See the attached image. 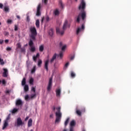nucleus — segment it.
Returning <instances> with one entry per match:
<instances>
[{
    "label": "nucleus",
    "mask_w": 131,
    "mask_h": 131,
    "mask_svg": "<svg viewBox=\"0 0 131 131\" xmlns=\"http://www.w3.org/2000/svg\"><path fill=\"white\" fill-rule=\"evenodd\" d=\"M26 84V78H23L22 81H21V85H25Z\"/></svg>",
    "instance_id": "412c9836"
},
{
    "label": "nucleus",
    "mask_w": 131,
    "mask_h": 131,
    "mask_svg": "<svg viewBox=\"0 0 131 131\" xmlns=\"http://www.w3.org/2000/svg\"><path fill=\"white\" fill-rule=\"evenodd\" d=\"M71 76L72 78H74V77H75V73H74L73 72H71Z\"/></svg>",
    "instance_id": "72a5a7b5"
},
{
    "label": "nucleus",
    "mask_w": 131,
    "mask_h": 131,
    "mask_svg": "<svg viewBox=\"0 0 131 131\" xmlns=\"http://www.w3.org/2000/svg\"><path fill=\"white\" fill-rule=\"evenodd\" d=\"M24 90L25 91L28 92V90H29V87L28 85H25Z\"/></svg>",
    "instance_id": "a878e982"
},
{
    "label": "nucleus",
    "mask_w": 131,
    "mask_h": 131,
    "mask_svg": "<svg viewBox=\"0 0 131 131\" xmlns=\"http://www.w3.org/2000/svg\"><path fill=\"white\" fill-rule=\"evenodd\" d=\"M67 46L66 45H64L63 46H62V47L61 48V50L63 51H65V49H66Z\"/></svg>",
    "instance_id": "79ce46f5"
},
{
    "label": "nucleus",
    "mask_w": 131,
    "mask_h": 131,
    "mask_svg": "<svg viewBox=\"0 0 131 131\" xmlns=\"http://www.w3.org/2000/svg\"><path fill=\"white\" fill-rule=\"evenodd\" d=\"M69 122V118H68L66 121L64 122V125L65 126H67V124H68V123Z\"/></svg>",
    "instance_id": "e433bc0d"
},
{
    "label": "nucleus",
    "mask_w": 131,
    "mask_h": 131,
    "mask_svg": "<svg viewBox=\"0 0 131 131\" xmlns=\"http://www.w3.org/2000/svg\"><path fill=\"white\" fill-rule=\"evenodd\" d=\"M59 4L60 5L61 8L63 9L64 8V5L61 0L59 1Z\"/></svg>",
    "instance_id": "bb28decb"
},
{
    "label": "nucleus",
    "mask_w": 131,
    "mask_h": 131,
    "mask_svg": "<svg viewBox=\"0 0 131 131\" xmlns=\"http://www.w3.org/2000/svg\"><path fill=\"white\" fill-rule=\"evenodd\" d=\"M50 118H53L54 117V115H53V114L50 115Z\"/></svg>",
    "instance_id": "13d9d810"
},
{
    "label": "nucleus",
    "mask_w": 131,
    "mask_h": 131,
    "mask_svg": "<svg viewBox=\"0 0 131 131\" xmlns=\"http://www.w3.org/2000/svg\"><path fill=\"white\" fill-rule=\"evenodd\" d=\"M12 22H13V20H12V19H8L7 20L8 24H12Z\"/></svg>",
    "instance_id": "a19ab883"
},
{
    "label": "nucleus",
    "mask_w": 131,
    "mask_h": 131,
    "mask_svg": "<svg viewBox=\"0 0 131 131\" xmlns=\"http://www.w3.org/2000/svg\"><path fill=\"white\" fill-rule=\"evenodd\" d=\"M57 112L55 113L56 116L55 123H59L61 121L62 118V113H61V107L59 106L57 108Z\"/></svg>",
    "instance_id": "20e7f679"
},
{
    "label": "nucleus",
    "mask_w": 131,
    "mask_h": 131,
    "mask_svg": "<svg viewBox=\"0 0 131 131\" xmlns=\"http://www.w3.org/2000/svg\"><path fill=\"white\" fill-rule=\"evenodd\" d=\"M54 14L55 16H58L59 14H60V12L58 9H56L54 12Z\"/></svg>",
    "instance_id": "4be33fe9"
},
{
    "label": "nucleus",
    "mask_w": 131,
    "mask_h": 131,
    "mask_svg": "<svg viewBox=\"0 0 131 131\" xmlns=\"http://www.w3.org/2000/svg\"><path fill=\"white\" fill-rule=\"evenodd\" d=\"M48 0H42V4H44V5H45V6H47V5H48Z\"/></svg>",
    "instance_id": "473e14b6"
},
{
    "label": "nucleus",
    "mask_w": 131,
    "mask_h": 131,
    "mask_svg": "<svg viewBox=\"0 0 131 131\" xmlns=\"http://www.w3.org/2000/svg\"><path fill=\"white\" fill-rule=\"evenodd\" d=\"M16 106H22L23 105V102L21 99H17L15 102Z\"/></svg>",
    "instance_id": "f8f14e48"
},
{
    "label": "nucleus",
    "mask_w": 131,
    "mask_h": 131,
    "mask_svg": "<svg viewBox=\"0 0 131 131\" xmlns=\"http://www.w3.org/2000/svg\"><path fill=\"white\" fill-rule=\"evenodd\" d=\"M6 50H7V51H11L12 48L11 47H7Z\"/></svg>",
    "instance_id": "49530a36"
},
{
    "label": "nucleus",
    "mask_w": 131,
    "mask_h": 131,
    "mask_svg": "<svg viewBox=\"0 0 131 131\" xmlns=\"http://www.w3.org/2000/svg\"><path fill=\"white\" fill-rule=\"evenodd\" d=\"M63 131H67V129H63Z\"/></svg>",
    "instance_id": "69168bd1"
},
{
    "label": "nucleus",
    "mask_w": 131,
    "mask_h": 131,
    "mask_svg": "<svg viewBox=\"0 0 131 131\" xmlns=\"http://www.w3.org/2000/svg\"><path fill=\"white\" fill-rule=\"evenodd\" d=\"M59 56L60 59H62V58H63V52L62 51L60 52Z\"/></svg>",
    "instance_id": "c9c22d12"
},
{
    "label": "nucleus",
    "mask_w": 131,
    "mask_h": 131,
    "mask_svg": "<svg viewBox=\"0 0 131 131\" xmlns=\"http://www.w3.org/2000/svg\"><path fill=\"white\" fill-rule=\"evenodd\" d=\"M36 70V66H34L33 68L31 70V73H34Z\"/></svg>",
    "instance_id": "2f4dec72"
},
{
    "label": "nucleus",
    "mask_w": 131,
    "mask_h": 131,
    "mask_svg": "<svg viewBox=\"0 0 131 131\" xmlns=\"http://www.w3.org/2000/svg\"><path fill=\"white\" fill-rule=\"evenodd\" d=\"M3 77H8V75L9 73L8 72V69H3Z\"/></svg>",
    "instance_id": "9d476101"
},
{
    "label": "nucleus",
    "mask_w": 131,
    "mask_h": 131,
    "mask_svg": "<svg viewBox=\"0 0 131 131\" xmlns=\"http://www.w3.org/2000/svg\"><path fill=\"white\" fill-rule=\"evenodd\" d=\"M43 50H45V47L43 45H40L39 47V52H43Z\"/></svg>",
    "instance_id": "6ab92c4d"
},
{
    "label": "nucleus",
    "mask_w": 131,
    "mask_h": 131,
    "mask_svg": "<svg viewBox=\"0 0 131 131\" xmlns=\"http://www.w3.org/2000/svg\"><path fill=\"white\" fill-rule=\"evenodd\" d=\"M81 31V28H78L76 31V34L78 35L79 34V32Z\"/></svg>",
    "instance_id": "c85d7f7f"
},
{
    "label": "nucleus",
    "mask_w": 131,
    "mask_h": 131,
    "mask_svg": "<svg viewBox=\"0 0 131 131\" xmlns=\"http://www.w3.org/2000/svg\"><path fill=\"white\" fill-rule=\"evenodd\" d=\"M76 113L77 114V115H78V116H81V112H80V111L77 110Z\"/></svg>",
    "instance_id": "393cba45"
},
{
    "label": "nucleus",
    "mask_w": 131,
    "mask_h": 131,
    "mask_svg": "<svg viewBox=\"0 0 131 131\" xmlns=\"http://www.w3.org/2000/svg\"><path fill=\"white\" fill-rule=\"evenodd\" d=\"M56 58H57V53H55L53 55L52 59L50 60V63H53L54 62V61H55V60H56Z\"/></svg>",
    "instance_id": "4468645a"
},
{
    "label": "nucleus",
    "mask_w": 131,
    "mask_h": 131,
    "mask_svg": "<svg viewBox=\"0 0 131 131\" xmlns=\"http://www.w3.org/2000/svg\"><path fill=\"white\" fill-rule=\"evenodd\" d=\"M27 22H29L30 21V18H29V15H27Z\"/></svg>",
    "instance_id": "c03bdc74"
},
{
    "label": "nucleus",
    "mask_w": 131,
    "mask_h": 131,
    "mask_svg": "<svg viewBox=\"0 0 131 131\" xmlns=\"http://www.w3.org/2000/svg\"><path fill=\"white\" fill-rule=\"evenodd\" d=\"M44 68L47 71H49V60L47 59L45 62Z\"/></svg>",
    "instance_id": "9b49d317"
},
{
    "label": "nucleus",
    "mask_w": 131,
    "mask_h": 131,
    "mask_svg": "<svg viewBox=\"0 0 131 131\" xmlns=\"http://www.w3.org/2000/svg\"><path fill=\"white\" fill-rule=\"evenodd\" d=\"M41 8V5L40 4H39L37 8L36 16H40V15H41V13L40 12Z\"/></svg>",
    "instance_id": "1a4fd4ad"
},
{
    "label": "nucleus",
    "mask_w": 131,
    "mask_h": 131,
    "mask_svg": "<svg viewBox=\"0 0 131 131\" xmlns=\"http://www.w3.org/2000/svg\"><path fill=\"white\" fill-rule=\"evenodd\" d=\"M5 43H8V42H9V40L8 39L5 40Z\"/></svg>",
    "instance_id": "052dcab7"
},
{
    "label": "nucleus",
    "mask_w": 131,
    "mask_h": 131,
    "mask_svg": "<svg viewBox=\"0 0 131 131\" xmlns=\"http://www.w3.org/2000/svg\"><path fill=\"white\" fill-rule=\"evenodd\" d=\"M43 20H45V17H42L41 20V23H43Z\"/></svg>",
    "instance_id": "864d4df0"
},
{
    "label": "nucleus",
    "mask_w": 131,
    "mask_h": 131,
    "mask_svg": "<svg viewBox=\"0 0 131 131\" xmlns=\"http://www.w3.org/2000/svg\"><path fill=\"white\" fill-rule=\"evenodd\" d=\"M8 125H9V124L8 123V122L5 121L2 129L3 130L5 129V128H6L7 126H8Z\"/></svg>",
    "instance_id": "a211bd4d"
},
{
    "label": "nucleus",
    "mask_w": 131,
    "mask_h": 131,
    "mask_svg": "<svg viewBox=\"0 0 131 131\" xmlns=\"http://www.w3.org/2000/svg\"><path fill=\"white\" fill-rule=\"evenodd\" d=\"M75 125V121L74 120H73L70 123V131H73V126Z\"/></svg>",
    "instance_id": "ddd939ff"
},
{
    "label": "nucleus",
    "mask_w": 131,
    "mask_h": 131,
    "mask_svg": "<svg viewBox=\"0 0 131 131\" xmlns=\"http://www.w3.org/2000/svg\"><path fill=\"white\" fill-rule=\"evenodd\" d=\"M86 7V4L84 0H81V3L78 7V10L80 11V13H79L76 19L78 23L80 22V17L82 18V21H85V18H86V12H85Z\"/></svg>",
    "instance_id": "f257e3e1"
},
{
    "label": "nucleus",
    "mask_w": 131,
    "mask_h": 131,
    "mask_svg": "<svg viewBox=\"0 0 131 131\" xmlns=\"http://www.w3.org/2000/svg\"><path fill=\"white\" fill-rule=\"evenodd\" d=\"M75 57V56L74 55V56H71V58H70V59H71V60H74V59Z\"/></svg>",
    "instance_id": "8fccbe9b"
},
{
    "label": "nucleus",
    "mask_w": 131,
    "mask_h": 131,
    "mask_svg": "<svg viewBox=\"0 0 131 131\" xmlns=\"http://www.w3.org/2000/svg\"><path fill=\"white\" fill-rule=\"evenodd\" d=\"M69 65V62H67L65 64V67H68Z\"/></svg>",
    "instance_id": "5fc2aeb1"
},
{
    "label": "nucleus",
    "mask_w": 131,
    "mask_h": 131,
    "mask_svg": "<svg viewBox=\"0 0 131 131\" xmlns=\"http://www.w3.org/2000/svg\"><path fill=\"white\" fill-rule=\"evenodd\" d=\"M6 94H10V91L9 90H7L6 91Z\"/></svg>",
    "instance_id": "bf43d9fd"
},
{
    "label": "nucleus",
    "mask_w": 131,
    "mask_h": 131,
    "mask_svg": "<svg viewBox=\"0 0 131 131\" xmlns=\"http://www.w3.org/2000/svg\"><path fill=\"white\" fill-rule=\"evenodd\" d=\"M17 30H18V26L15 25V26H14V31H17Z\"/></svg>",
    "instance_id": "37998d69"
},
{
    "label": "nucleus",
    "mask_w": 131,
    "mask_h": 131,
    "mask_svg": "<svg viewBox=\"0 0 131 131\" xmlns=\"http://www.w3.org/2000/svg\"><path fill=\"white\" fill-rule=\"evenodd\" d=\"M21 53H25L26 49H25V47H23L20 49Z\"/></svg>",
    "instance_id": "7c9ffc66"
},
{
    "label": "nucleus",
    "mask_w": 131,
    "mask_h": 131,
    "mask_svg": "<svg viewBox=\"0 0 131 131\" xmlns=\"http://www.w3.org/2000/svg\"><path fill=\"white\" fill-rule=\"evenodd\" d=\"M30 31L31 32V35H30V39H31L32 41L35 40V39H36V35H37V32L36 31V29L34 27H31L30 29Z\"/></svg>",
    "instance_id": "7ed1b4c3"
},
{
    "label": "nucleus",
    "mask_w": 131,
    "mask_h": 131,
    "mask_svg": "<svg viewBox=\"0 0 131 131\" xmlns=\"http://www.w3.org/2000/svg\"><path fill=\"white\" fill-rule=\"evenodd\" d=\"M52 85H53V78L51 77L49 79L48 85L47 86L48 92H50V91H51V90L52 89Z\"/></svg>",
    "instance_id": "423d86ee"
},
{
    "label": "nucleus",
    "mask_w": 131,
    "mask_h": 131,
    "mask_svg": "<svg viewBox=\"0 0 131 131\" xmlns=\"http://www.w3.org/2000/svg\"><path fill=\"white\" fill-rule=\"evenodd\" d=\"M33 41L32 39H30L29 41V46L30 47V50L32 53H34L35 52V47L33 46Z\"/></svg>",
    "instance_id": "39448f33"
},
{
    "label": "nucleus",
    "mask_w": 131,
    "mask_h": 131,
    "mask_svg": "<svg viewBox=\"0 0 131 131\" xmlns=\"http://www.w3.org/2000/svg\"><path fill=\"white\" fill-rule=\"evenodd\" d=\"M17 19H20V16L19 15L16 16Z\"/></svg>",
    "instance_id": "0e129e2a"
},
{
    "label": "nucleus",
    "mask_w": 131,
    "mask_h": 131,
    "mask_svg": "<svg viewBox=\"0 0 131 131\" xmlns=\"http://www.w3.org/2000/svg\"><path fill=\"white\" fill-rule=\"evenodd\" d=\"M4 43V40L0 39V45Z\"/></svg>",
    "instance_id": "09e8293b"
},
{
    "label": "nucleus",
    "mask_w": 131,
    "mask_h": 131,
    "mask_svg": "<svg viewBox=\"0 0 131 131\" xmlns=\"http://www.w3.org/2000/svg\"><path fill=\"white\" fill-rule=\"evenodd\" d=\"M4 11L6 13H8V12H9L10 11V8H9V6H5L4 7Z\"/></svg>",
    "instance_id": "5701e85b"
},
{
    "label": "nucleus",
    "mask_w": 131,
    "mask_h": 131,
    "mask_svg": "<svg viewBox=\"0 0 131 131\" xmlns=\"http://www.w3.org/2000/svg\"><path fill=\"white\" fill-rule=\"evenodd\" d=\"M21 48V43H17L16 50H18V49H20Z\"/></svg>",
    "instance_id": "58836bf2"
},
{
    "label": "nucleus",
    "mask_w": 131,
    "mask_h": 131,
    "mask_svg": "<svg viewBox=\"0 0 131 131\" xmlns=\"http://www.w3.org/2000/svg\"><path fill=\"white\" fill-rule=\"evenodd\" d=\"M59 46H60V47H62V46H63V43L60 42L59 43Z\"/></svg>",
    "instance_id": "680f3d73"
},
{
    "label": "nucleus",
    "mask_w": 131,
    "mask_h": 131,
    "mask_svg": "<svg viewBox=\"0 0 131 131\" xmlns=\"http://www.w3.org/2000/svg\"><path fill=\"white\" fill-rule=\"evenodd\" d=\"M30 131H33V129H31Z\"/></svg>",
    "instance_id": "774afa93"
},
{
    "label": "nucleus",
    "mask_w": 131,
    "mask_h": 131,
    "mask_svg": "<svg viewBox=\"0 0 131 131\" xmlns=\"http://www.w3.org/2000/svg\"><path fill=\"white\" fill-rule=\"evenodd\" d=\"M18 112V109L17 108H14L12 111V113L14 114L16 113V112Z\"/></svg>",
    "instance_id": "ea45409f"
},
{
    "label": "nucleus",
    "mask_w": 131,
    "mask_h": 131,
    "mask_svg": "<svg viewBox=\"0 0 131 131\" xmlns=\"http://www.w3.org/2000/svg\"><path fill=\"white\" fill-rule=\"evenodd\" d=\"M29 119V117H26V118L25 119V121H27V120H28Z\"/></svg>",
    "instance_id": "4d7b16f0"
},
{
    "label": "nucleus",
    "mask_w": 131,
    "mask_h": 131,
    "mask_svg": "<svg viewBox=\"0 0 131 131\" xmlns=\"http://www.w3.org/2000/svg\"><path fill=\"white\" fill-rule=\"evenodd\" d=\"M37 58H39V53H37L36 54V55H34L33 57V60L34 61V62H36V60L37 59Z\"/></svg>",
    "instance_id": "2eb2a0df"
},
{
    "label": "nucleus",
    "mask_w": 131,
    "mask_h": 131,
    "mask_svg": "<svg viewBox=\"0 0 131 131\" xmlns=\"http://www.w3.org/2000/svg\"><path fill=\"white\" fill-rule=\"evenodd\" d=\"M41 64H42V61L41 60V59H38V67H41Z\"/></svg>",
    "instance_id": "b1692460"
},
{
    "label": "nucleus",
    "mask_w": 131,
    "mask_h": 131,
    "mask_svg": "<svg viewBox=\"0 0 131 131\" xmlns=\"http://www.w3.org/2000/svg\"><path fill=\"white\" fill-rule=\"evenodd\" d=\"M10 116H11V114H9L5 121L8 122V121L10 120Z\"/></svg>",
    "instance_id": "f704fd0d"
},
{
    "label": "nucleus",
    "mask_w": 131,
    "mask_h": 131,
    "mask_svg": "<svg viewBox=\"0 0 131 131\" xmlns=\"http://www.w3.org/2000/svg\"><path fill=\"white\" fill-rule=\"evenodd\" d=\"M56 96L57 97H60L61 96V89H58L56 90Z\"/></svg>",
    "instance_id": "dca6fc26"
},
{
    "label": "nucleus",
    "mask_w": 131,
    "mask_h": 131,
    "mask_svg": "<svg viewBox=\"0 0 131 131\" xmlns=\"http://www.w3.org/2000/svg\"><path fill=\"white\" fill-rule=\"evenodd\" d=\"M82 131H85V130L84 129H83Z\"/></svg>",
    "instance_id": "338daca9"
},
{
    "label": "nucleus",
    "mask_w": 131,
    "mask_h": 131,
    "mask_svg": "<svg viewBox=\"0 0 131 131\" xmlns=\"http://www.w3.org/2000/svg\"><path fill=\"white\" fill-rule=\"evenodd\" d=\"M28 127H30L32 126V119H30L28 122Z\"/></svg>",
    "instance_id": "f3484780"
},
{
    "label": "nucleus",
    "mask_w": 131,
    "mask_h": 131,
    "mask_svg": "<svg viewBox=\"0 0 131 131\" xmlns=\"http://www.w3.org/2000/svg\"><path fill=\"white\" fill-rule=\"evenodd\" d=\"M81 29H82L83 30L84 29V25H82Z\"/></svg>",
    "instance_id": "6e6d98bb"
},
{
    "label": "nucleus",
    "mask_w": 131,
    "mask_h": 131,
    "mask_svg": "<svg viewBox=\"0 0 131 131\" xmlns=\"http://www.w3.org/2000/svg\"><path fill=\"white\" fill-rule=\"evenodd\" d=\"M9 35V32H6L5 35Z\"/></svg>",
    "instance_id": "e2e57ef3"
},
{
    "label": "nucleus",
    "mask_w": 131,
    "mask_h": 131,
    "mask_svg": "<svg viewBox=\"0 0 131 131\" xmlns=\"http://www.w3.org/2000/svg\"><path fill=\"white\" fill-rule=\"evenodd\" d=\"M31 91H32V92H33L34 93H35V88L32 87Z\"/></svg>",
    "instance_id": "a18cd8bd"
},
{
    "label": "nucleus",
    "mask_w": 131,
    "mask_h": 131,
    "mask_svg": "<svg viewBox=\"0 0 131 131\" xmlns=\"http://www.w3.org/2000/svg\"><path fill=\"white\" fill-rule=\"evenodd\" d=\"M68 27H70V25H68V20H66L63 24L62 30H60L59 28H56V32L60 35H63L64 34V31L66 30Z\"/></svg>",
    "instance_id": "f03ea898"
},
{
    "label": "nucleus",
    "mask_w": 131,
    "mask_h": 131,
    "mask_svg": "<svg viewBox=\"0 0 131 131\" xmlns=\"http://www.w3.org/2000/svg\"><path fill=\"white\" fill-rule=\"evenodd\" d=\"M49 35L52 36L54 34V32L53 31V29H50L49 32Z\"/></svg>",
    "instance_id": "cd10ccee"
},
{
    "label": "nucleus",
    "mask_w": 131,
    "mask_h": 131,
    "mask_svg": "<svg viewBox=\"0 0 131 131\" xmlns=\"http://www.w3.org/2000/svg\"><path fill=\"white\" fill-rule=\"evenodd\" d=\"M46 21H47V22H49V21H50V17L49 16H47Z\"/></svg>",
    "instance_id": "de8ad7c7"
},
{
    "label": "nucleus",
    "mask_w": 131,
    "mask_h": 131,
    "mask_svg": "<svg viewBox=\"0 0 131 131\" xmlns=\"http://www.w3.org/2000/svg\"><path fill=\"white\" fill-rule=\"evenodd\" d=\"M23 122L21 119V118L19 117L17 119L16 123L15 124V126H20V125H23Z\"/></svg>",
    "instance_id": "6e6552de"
},
{
    "label": "nucleus",
    "mask_w": 131,
    "mask_h": 131,
    "mask_svg": "<svg viewBox=\"0 0 131 131\" xmlns=\"http://www.w3.org/2000/svg\"><path fill=\"white\" fill-rule=\"evenodd\" d=\"M34 98H36V94H32L30 97L29 95H26L25 97L26 101H28V100H33Z\"/></svg>",
    "instance_id": "0eeeda50"
},
{
    "label": "nucleus",
    "mask_w": 131,
    "mask_h": 131,
    "mask_svg": "<svg viewBox=\"0 0 131 131\" xmlns=\"http://www.w3.org/2000/svg\"><path fill=\"white\" fill-rule=\"evenodd\" d=\"M3 7H4L3 4L0 3V9H3Z\"/></svg>",
    "instance_id": "3c124183"
},
{
    "label": "nucleus",
    "mask_w": 131,
    "mask_h": 131,
    "mask_svg": "<svg viewBox=\"0 0 131 131\" xmlns=\"http://www.w3.org/2000/svg\"><path fill=\"white\" fill-rule=\"evenodd\" d=\"M33 81H34L33 78H31L30 79V81H29L30 84H33Z\"/></svg>",
    "instance_id": "4c0bfd02"
},
{
    "label": "nucleus",
    "mask_w": 131,
    "mask_h": 131,
    "mask_svg": "<svg viewBox=\"0 0 131 131\" xmlns=\"http://www.w3.org/2000/svg\"><path fill=\"white\" fill-rule=\"evenodd\" d=\"M35 25H36L37 28H39V25H40L39 19H37L36 20Z\"/></svg>",
    "instance_id": "aec40b11"
},
{
    "label": "nucleus",
    "mask_w": 131,
    "mask_h": 131,
    "mask_svg": "<svg viewBox=\"0 0 131 131\" xmlns=\"http://www.w3.org/2000/svg\"><path fill=\"white\" fill-rule=\"evenodd\" d=\"M52 110H53V111H56V107L55 106H53L52 107Z\"/></svg>",
    "instance_id": "603ef678"
},
{
    "label": "nucleus",
    "mask_w": 131,
    "mask_h": 131,
    "mask_svg": "<svg viewBox=\"0 0 131 131\" xmlns=\"http://www.w3.org/2000/svg\"><path fill=\"white\" fill-rule=\"evenodd\" d=\"M3 84V85H6V84L7 83V81H6V80L3 79L2 81V80H0V83H2Z\"/></svg>",
    "instance_id": "c756f323"
}]
</instances>
